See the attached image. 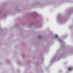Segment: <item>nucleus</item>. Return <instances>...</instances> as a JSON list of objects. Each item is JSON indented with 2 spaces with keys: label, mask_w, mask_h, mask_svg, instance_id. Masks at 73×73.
I'll return each mask as SVG.
<instances>
[{
  "label": "nucleus",
  "mask_w": 73,
  "mask_h": 73,
  "mask_svg": "<svg viewBox=\"0 0 73 73\" xmlns=\"http://www.w3.org/2000/svg\"><path fill=\"white\" fill-rule=\"evenodd\" d=\"M73 69V68H72V67H70L68 68V71H71V70H72Z\"/></svg>",
  "instance_id": "nucleus-1"
},
{
  "label": "nucleus",
  "mask_w": 73,
  "mask_h": 73,
  "mask_svg": "<svg viewBox=\"0 0 73 73\" xmlns=\"http://www.w3.org/2000/svg\"><path fill=\"white\" fill-rule=\"evenodd\" d=\"M55 36L56 37H58V35H56Z\"/></svg>",
  "instance_id": "nucleus-2"
}]
</instances>
